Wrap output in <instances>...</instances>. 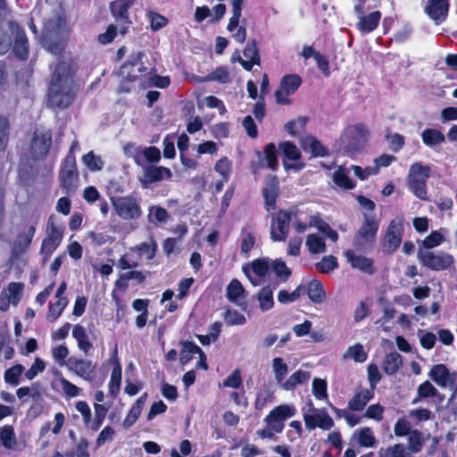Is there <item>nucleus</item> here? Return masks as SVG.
Instances as JSON below:
<instances>
[{
    "mask_svg": "<svg viewBox=\"0 0 457 457\" xmlns=\"http://www.w3.org/2000/svg\"><path fill=\"white\" fill-rule=\"evenodd\" d=\"M76 69L69 56H62L53 71L48 89V104L67 108L73 102L77 87L73 79Z\"/></svg>",
    "mask_w": 457,
    "mask_h": 457,
    "instance_id": "1",
    "label": "nucleus"
},
{
    "mask_svg": "<svg viewBox=\"0 0 457 457\" xmlns=\"http://www.w3.org/2000/svg\"><path fill=\"white\" fill-rule=\"evenodd\" d=\"M296 407L294 404H280L272 409L264 418L266 427L259 429L256 434L262 439H272L277 434H280L285 428V421L296 414Z\"/></svg>",
    "mask_w": 457,
    "mask_h": 457,
    "instance_id": "2",
    "label": "nucleus"
},
{
    "mask_svg": "<svg viewBox=\"0 0 457 457\" xmlns=\"http://www.w3.org/2000/svg\"><path fill=\"white\" fill-rule=\"evenodd\" d=\"M369 137V130L363 124L348 126L339 138L340 146L348 154L361 151Z\"/></svg>",
    "mask_w": 457,
    "mask_h": 457,
    "instance_id": "3",
    "label": "nucleus"
},
{
    "mask_svg": "<svg viewBox=\"0 0 457 457\" xmlns=\"http://www.w3.org/2000/svg\"><path fill=\"white\" fill-rule=\"evenodd\" d=\"M431 175V168L421 162H414L411 165L408 173V187L412 194L420 200H426L428 196L427 180Z\"/></svg>",
    "mask_w": 457,
    "mask_h": 457,
    "instance_id": "4",
    "label": "nucleus"
},
{
    "mask_svg": "<svg viewBox=\"0 0 457 457\" xmlns=\"http://www.w3.org/2000/svg\"><path fill=\"white\" fill-rule=\"evenodd\" d=\"M303 417L305 427L309 430L320 428L329 430L334 427V420L325 409H317L312 401L307 403V408L303 409Z\"/></svg>",
    "mask_w": 457,
    "mask_h": 457,
    "instance_id": "5",
    "label": "nucleus"
},
{
    "mask_svg": "<svg viewBox=\"0 0 457 457\" xmlns=\"http://www.w3.org/2000/svg\"><path fill=\"white\" fill-rule=\"evenodd\" d=\"M404 231V219L396 216L390 220L383 239L382 249L386 254H392L400 246Z\"/></svg>",
    "mask_w": 457,
    "mask_h": 457,
    "instance_id": "6",
    "label": "nucleus"
},
{
    "mask_svg": "<svg viewBox=\"0 0 457 457\" xmlns=\"http://www.w3.org/2000/svg\"><path fill=\"white\" fill-rule=\"evenodd\" d=\"M418 259L420 263L433 270H445L453 263V257L444 251L419 249Z\"/></svg>",
    "mask_w": 457,
    "mask_h": 457,
    "instance_id": "7",
    "label": "nucleus"
},
{
    "mask_svg": "<svg viewBox=\"0 0 457 457\" xmlns=\"http://www.w3.org/2000/svg\"><path fill=\"white\" fill-rule=\"evenodd\" d=\"M112 205L117 215L122 220H137L142 215L139 201L131 195L113 198Z\"/></svg>",
    "mask_w": 457,
    "mask_h": 457,
    "instance_id": "8",
    "label": "nucleus"
},
{
    "mask_svg": "<svg viewBox=\"0 0 457 457\" xmlns=\"http://www.w3.org/2000/svg\"><path fill=\"white\" fill-rule=\"evenodd\" d=\"M63 228L56 226L52 218L46 226V237L42 242L40 253L43 254V262H46L54 250L62 241Z\"/></svg>",
    "mask_w": 457,
    "mask_h": 457,
    "instance_id": "9",
    "label": "nucleus"
},
{
    "mask_svg": "<svg viewBox=\"0 0 457 457\" xmlns=\"http://www.w3.org/2000/svg\"><path fill=\"white\" fill-rule=\"evenodd\" d=\"M243 271L254 287L262 285L270 272V260L261 258L247 263Z\"/></svg>",
    "mask_w": 457,
    "mask_h": 457,
    "instance_id": "10",
    "label": "nucleus"
},
{
    "mask_svg": "<svg viewBox=\"0 0 457 457\" xmlns=\"http://www.w3.org/2000/svg\"><path fill=\"white\" fill-rule=\"evenodd\" d=\"M378 226V220L374 215L364 214L362 224L353 237V245L361 247L366 243L374 242Z\"/></svg>",
    "mask_w": 457,
    "mask_h": 457,
    "instance_id": "11",
    "label": "nucleus"
},
{
    "mask_svg": "<svg viewBox=\"0 0 457 457\" xmlns=\"http://www.w3.org/2000/svg\"><path fill=\"white\" fill-rule=\"evenodd\" d=\"M365 3L366 0H358L354 6V12L359 19L356 27L362 34L370 33L375 29H377L381 19V12L379 11H375L370 14L365 15Z\"/></svg>",
    "mask_w": 457,
    "mask_h": 457,
    "instance_id": "12",
    "label": "nucleus"
},
{
    "mask_svg": "<svg viewBox=\"0 0 457 457\" xmlns=\"http://www.w3.org/2000/svg\"><path fill=\"white\" fill-rule=\"evenodd\" d=\"M291 212L284 210L271 215L270 238L273 241H285L288 236Z\"/></svg>",
    "mask_w": 457,
    "mask_h": 457,
    "instance_id": "13",
    "label": "nucleus"
},
{
    "mask_svg": "<svg viewBox=\"0 0 457 457\" xmlns=\"http://www.w3.org/2000/svg\"><path fill=\"white\" fill-rule=\"evenodd\" d=\"M302 84V79L296 74L286 75L281 79L279 87L275 93L277 102L281 104H290L289 96L293 95Z\"/></svg>",
    "mask_w": 457,
    "mask_h": 457,
    "instance_id": "14",
    "label": "nucleus"
},
{
    "mask_svg": "<svg viewBox=\"0 0 457 457\" xmlns=\"http://www.w3.org/2000/svg\"><path fill=\"white\" fill-rule=\"evenodd\" d=\"M61 185L67 192H73L76 188L78 172L76 159L73 154H69L62 165L59 175Z\"/></svg>",
    "mask_w": 457,
    "mask_h": 457,
    "instance_id": "15",
    "label": "nucleus"
},
{
    "mask_svg": "<svg viewBox=\"0 0 457 457\" xmlns=\"http://www.w3.org/2000/svg\"><path fill=\"white\" fill-rule=\"evenodd\" d=\"M143 55L141 52L130 55L129 60L120 67L119 74L123 82L135 81L138 78L139 73L147 71L141 61Z\"/></svg>",
    "mask_w": 457,
    "mask_h": 457,
    "instance_id": "16",
    "label": "nucleus"
},
{
    "mask_svg": "<svg viewBox=\"0 0 457 457\" xmlns=\"http://www.w3.org/2000/svg\"><path fill=\"white\" fill-rule=\"evenodd\" d=\"M52 142V135L49 130L37 129L31 144V154L35 159H40L46 155Z\"/></svg>",
    "mask_w": 457,
    "mask_h": 457,
    "instance_id": "17",
    "label": "nucleus"
},
{
    "mask_svg": "<svg viewBox=\"0 0 457 457\" xmlns=\"http://www.w3.org/2000/svg\"><path fill=\"white\" fill-rule=\"evenodd\" d=\"M68 370L87 381L95 377L96 365L89 360L71 357L66 362Z\"/></svg>",
    "mask_w": 457,
    "mask_h": 457,
    "instance_id": "18",
    "label": "nucleus"
},
{
    "mask_svg": "<svg viewBox=\"0 0 457 457\" xmlns=\"http://www.w3.org/2000/svg\"><path fill=\"white\" fill-rule=\"evenodd\" d=\"M8 25L14 37L13 54L21 60H26L29 54V42L24 30L14 22H9Z\"/></svg>",
    "mask_w": 457,
    "mask_h": 457,
    "instance_id": "19",
    "label": "nucleus"
},
{
    "mask_svg": "<svg viewBox=\"0 0 457 457\" xmlns=\"http://www.w3.org/2000/svg\"><path fill=\"white\" fill-rule=\"evenodd\" d=\"M280 150L283 152V164L286 170H295L299 171L303 168V163L298 162L301 154L298 148L290 142H284L279 145Z\"/></svg>",
    "mask_w": 457,
    "mask_h": 457,
    "instance_id": "20",
    "label": "nucleus"
},
{
    "mask_svg": "<svg viewBox=\"0 0 457 457\" xmlns=\"http://www.w3.org/2000/svg\"><path fill=\"white\" fill-rule=\"evenodd\" d=\"M429 378L439 386L446 387L453 385L457 380V373H451L447 367L444 364L434 365L429 373Z\"/></svg>",
    "mask_w": 457,
    "mask_h": 457,
    "instance_id": "21",
    "label": "nucleus"
},
{
    "mask_svg": "<svg viewBox=\"0 0 457 457\" xmlns=\"http://www.w3.org/2000/svg\"><path fill=\"white\" fill-rule=\"evenodd\" d=\"M345 257L350 263L351 267L366 274H373L375 268L373 260L364 255L355 253L353 250H346L344 253Z\"/></svg>",
    "mask_w": 457,
    "mask_h": 457,
    "instance_id": "22",
    "label": "nucleus"
},
{
    "mask_svg": "<svg viewBox=\"0 0 457 457\" xmlns=\"http://www.w3.org/2000/svg\"><path fill=\"white\" fill-rule=\"evenodd\" d=\"M171 177L172 172L169 168L163 166H147L144 170V177L141 181L145 187H146L147 184L170 179Z\"/></svg>",
    "mask_w": 457,
    "mask_h": 457,
    "instance_id": "23",
    "label": "nucleus"
},
{
    "mask_svg": "<svg viewBox=\"0 0 457 457\" xmlns=\"http://www.w3.org/2000/svg\"><path fill=\"white\" fill-rule=\"evenodd\" d=\"M262 195L265 202V209L268 212L275 210L278 196V181L275 177L267 179L266 187L262 189Z\"/></svg>",
    "mask_w": 457,
    "mask_h": 457,
    "instance_id": "24",
    "label": "nucleus"
},
{
    "mask_svg": "<svg viewBox=\"0 0 457 457\" xmlns=\"http://www.w3.org/2000/svg\"><path fill=\"white\" fill-rule=\"evenodd\" d=\"M448 9V0H428L426 6V12L428 16L437 22L446 18Z\"/></svg>",
    "mask_w": 457,
    "mask_h": 457,
    "instance_id": "25",
    "label": "nucleus"
},
{
    "mask_svg": "<svg viewBox=\"0 0 457 457\" xmlns=\"http://www.w3.org/2000/svg\"><path fill=\"white\" fill-rule=\"evenodd\" d=\"M35 231V227L30 226L25 233L21 234L17 237L12 248V257L18 258L20 255L23 254L27 251V249L29 248V245L32 242Z\"/></svg>",
    "mask_w": 457,
    "mask_h": 457,
    "instance_id": "26",
    "label": "nucleus"
},
{
    "mask_svg": "<svg viewBox=\"0 0 457 457\" xmlns=\"http://www.w3.org/2000/svg\"><path fill=\"white\" fill-rule=\"evenodd\" d=\"M374 397L373 389L361 388L357 390L348 402V408L351 411H362L367 403Z\"/></svg>",
    "mask_w": 457,
    "mask_h": 457,
    "instance_id": "27",
    "label": "nucleus"
},
{
    "mask_svg": "<svg viewBox=\"0 0 457 457\" xmlns=\"http://www.w3.org/2000/svg\"><path fill=\"white\" fill-rule=\"evenodd\" d=\"M109 361L114 365L109 381V392L112 395L115 396L119 393L121 384V365L119 362L116 351Z\"/></svg>",
    "mask_w": 457,
    "mask_h": 457,
    "instance_id": "28",
    "label": "nucleus"
},
{
    "mask_svg": "<svg viewBox=\"0 0 457 457\" xmlns=\"http://www.w3.org/2000/svg\"><path fill=\"white\" fill-rule=\"evenodd\" d=\"M353 440L361 446L366 448L375 447L377 439L374 436L372 429L369 427H363L356 430L352 437Z\"/></svg>",
    "mask_w": 457,
    "mask_h": 457,
    "instance_id": "29",
    "label": "nucleus"
},
{
    "mask_svg": "<svg viewBox=\"0 0 457 457\" xmlns=\"http://www.w3.org/2000/svg\"><path fill=\"white\" fill-rule=\"evenodd\" d=\"M310 378L311 373L309 371L298 370L282 384V388L287 391L294 390L296 386L306 384Z\"/></svg>",
    "mask_w": 457,
    "mask_h": 457,
    "instance_id": "30",
    "label": "nucleus"
},
{
    "mask_svg": "<svg viewBox=\"0 0 457 457\" xmlns=\"http://www.w3.org/2000/svg\"><path fill=\"white\" fill-rule=\"evenodd\" d=\"M72 337L76 339L79 350L87 355L93 348V345L89 341L86 328L79 324L75 325L72 328Z\"/></svg>",
    "mask_w": 457,
    "mask_h": 457,
    "instance_id": "31",
    "label": "nucleus"
},
{
    "mask_svg": "<svg viewBox=\"0 0 457 457\" xmlns=\"http://www.w3.org/2000/svg\"><path fill=\"white\" fill-rule=\"evenodd\" d=\"M271 370L277 385L282 387V384L287 380L289 369L287 363L281 357H275L271 361Z\"/></svg>",
    "mask_w": 457,
    "mask_h": 457,
    "instance_id": "32",
    "label": "nucleus"
},
{
    "mask_svg": "<svg viewBox=\"0 0 457 457\" xmlns=\"http://www.w3.org/2000/svg\"><path fill=\"white\" fill-rule=\"evenodd\" d=\"M156 250L157 244L153 238L130 248V252H136L138 253L139 259H145L148 261L154 258Z\"/></svg>",
    "mask_w": 457,
    "mask_h": 457,
    "instance_id": "33",
    "label": "nucleus"
},
{
    "mask_svg": "<svg viewBox=\"0 0 457 457\" xmlns=\"http://www.w3.org/2000/svg\"><path fill=\"white\" fill-rule=\"evenodd\" d=\"M407 436L408 446H406V448L412 454L418 453L422 450L424 443L429 435L425 436L421 431L418 429H412V431Z\"/></svg>",
    "mask_w": 457,
    "mask_h": 457,
    "instance_id": "34",
    "label": "nucleus"
},
{
    "mask_svg": "<svg viewBox=\"0 0 457 457\" xmlns=\"http://www.w3.org/2000/svg\"><path fill=\"white\" fill-rule=\"evenodd\" d=\"M145 401L146 394L143 395L137 400L123 421L122 425L124 428H130L137 421L142 412Z\"/></svg>",
    "mask_w": 457,
    "mask_h": 457,
    "instance_id": "35",
    "label": "nucleus"
},
{
    "mask_svg": "<svg viewBox=\"0 0 457 457\" xmlns=\"http://www.w3.org/2000/svg\"><path fill=\"white\" fill-rule=\"evenodd\" d=\"M378 457H412L406 446L395 444L387 447H381L378 452Z\"/></svg>",
    "mask_w": 457,
    "mask_h": 457,
    "instance_id": "36",
    "label": "nucleus"
},
{
    "mask_svg": "<svg viewBox=\"0 0 457 457\" xmlns=\"http://www.w3.org/2000/svg\"><path fill=\"white\" fill-rule=\"evenodd\" d=\"M302 146L305 151H310L314 156H325L328 154L327 148L313 137L303 138Z\"/></svg>",
    "mask_w": 457,
    "mask_h": 457,
    "instance_id": "37",
    "label": "nucleus"
},
{
    "mask_svg": "<svg viewBox=\"0 0 457 457\" xmlns=\"http://www.w3.org/2000/svg\"><path fill=\"white\" fill-rule=\"evenodd\" d=\"M142 157H145L150 162H157L161 159V152L155 146H149L137 150V153L134 155V160L137 164L140 165L142 163Z\"/></svg>",
    "mask_w": 457,
    "mask_h": 457,
    "instance_id": "38",
    "label": "nucleus"
},
{
    "mask_svg": "<svg viewBox=\"0 0 457 457\" xmlns=\"http://www.w3.org/2000/svg\"><path fill=\"white\" fill-rule=\"evenodd\" d=\"M240 251L241 253L248 255L249 252L253 248L255 245L254 232L250 228H244L240 234Z\"/></svg>",
    "mask_w": 457,
    "mask_h": 457,
    "instance_id": "39",
    "label": "nucleus"
},
{
    "mask_svg": "<svg viewBox=\"0 0 457 457\" xmlns=\"http://www.w3.org/2000/svg\"><path fill=\"white\" fill-rule=\"evenodd\" d=\"M256 298L259 302V306L262 312H267L273 308L274 299L273 291L267 286L262 287L256 295Z\"/></svg>",
    "mask_w": 457,
    "mask_h": 457,
    "instance_id": "40",
    "label": "nucleus"
},
{
    "mask_svg": "<svg viewBox=\"0 0 457 457\" xmlns=\"http://www.w3.org/2000/svg\"><path fill=\"white\" fill-rule=\"evenodd\" d=\"M227 297L233 303H238L245 297V291L241 282L236 278L232 279L227 287Z\"/></svg>",
    "mask_w": 457,
    "mask_h": 457,
    "instance_id": "41",
    "label": "nucleus"
},
{
    "mask_svg": "<svg viewBox=\"0 0 457 457\" xmlns=\"http://www.w3.org/2000/svg\"><path fill=\"white\" fill-rule=\"evenodd\" d=\"M423 143L429 146L434 147L445 142V135L436 129H427L421 134Z\"/></svg>",
    "mask_w": 457,
    "mask_h": 457,
    "instance_id": "42",
    "label": "nucleus"
},
{
    "mask_svg": "<svg viewBox=\"0 0 457 457\" xmlns=\"http://www.w3.org/2000/svg\"><path fill=\"white\" fill-rule=\"evenodd\" d=\"M402 363L403 359L401 354L396 352H393L386 355L383 361V368L386 374L393 375L397 372Z\"/></svg>",
    "mask_w": 457,
    "mask_h": 457,
    "instance_id": "43",
    "label": "nucleus"
},
{
    "mask_svg": "<svg viewBox=\"0 0 457 457\" xmlns=\"http://www.w3.org/2000/svg\"><path fill=\"white\" fill-rule=\"evenodd\" d=\"M305 245L312 254L323 253L327 250L324 238L318 234H310Z\"/></svg>",
    "mask_w": 457,
    "mask_h": 457,
    "instance_id": "44",
    "label": "nucleus"
},
{
    "mask_svg": "<svg viewBox=\"0 0 457 457\" xmlns=\"http://www.w3.org/2000/svg\"><path fill=\"white\" fill-rule=\"evenodd\" d=\"M438 394V390L428 381L421 383L417 389V395L413 398L411 403L417 404L421 400L434 397Z\"/></svg>",
    "mask_w": 457,
    "mask_h": 457,
    "instance_id": "45",
    "label": "nucleus"
},
{
    "mask_svg": "<svg viewBox=\"0 0 457 457\" xmlns=\"http://www.w3.org/2000/svg\"><path fill=\"white\" fill-rule=\"evenodd\" d=\"M244 4V0H231L232 5V16L230 17L227 29L229 32H233L237 29L239 25V21L242 15V8Z\"/></svg>",
    "mask_w": 457,
    "mask_h": 457,
    "instance_id": "46",
    "label": "nucleus"
},
{
    "mask_svg": "<svg viewBox=\"0 0 457 457\" xmlns=\"http://www.w3.org/2000/svg\"><path fill=\"white\" fill-rule=\"evenodd\" d=\"M307 295L313 303H321L326 297L322 284L319 280H312L309 283Z\"/></svg>",
    "mask_w": 457,
    "mask_h": 457,
    "instance_id": "47",
    "label": "nucleus"
},
{
    "mask_svg": "<svg viewBox=\"0 0 457 457\" xmlns=\"http://www.w3.org/2000/svg\"><path fill=\"white\" fill-rule=\"evenodd\" d=\"M367 357L368 354L364 351L362 345L359 343L349 346L343 355L344 360H353L356 362H364Z\"/></svg>",
    "mask_w": 457,
    "mask_h": 457,
    "instance_id": "48",
    "label": "nucleus"
},
{
    "mask_svg": "<svg viewBox=\"0 0 457 457\" xmlns=\"http://www.w3.org/2000/svg\"><path fill=\"white\" fill-rule=\"evenodd\" d=\"M68 303L69 301L67 298H57L55 303H50L48 312L46 314L47 320L50 322L56 320L68 305Z\"/></svg>",
    "mask_w": 457,
    "mask_h": 457,
    "instance_id": "49",
    "label": "nucleus"
},
{
    "mask_svg": "<svg viewBox=\"0 0 457 457\" xmlns=\"http://www.w3.org/2000/svg\"><path fill=\"white\" fill-rule=\"evenodd\" d=\"M196 353L200 354L201 357L204 355L202 349L198 345H195L192 342L183 343L182 350L180 352V358H179L180 362L182 364H186Z\"/></svg>",
    "mask_w": 457,
    "mask_h": 457,
    "instance_id": "50",
    "label": "nucleus"
},
{
    "mask_svg": "<svg viewBox=\"0 0 457 457\" xmlns=\"http://www.w3.org/2000/svg\"><path fill=\"white\" fill-rule=\"evenodd\" d=\"M335 184L345 189H352L355 187L354 183L348 177V170L339 167L333 174Z\"/></svg>",
    "mask_w": 457,
    "mask_h": 457,
    "instance_id": "51",
    "label": "nucleus"
},
{
    "mask_svg": "<svg viewBox=\"0 0 457 457\" xmlns=\"http://www.w3.org/2000/svg\"><path fill=\"white\" fill-rule=\"evenodd\" d=\"M136 0H115L111 3L112 13L116 18H127L128 10Z\"/></svg>",
    "mask_w": 457,
    "mask_h": 457,
    "instance_id": "52",
    "label": "nucleus"
},
{
    "mask_svg": "<svg viewBox=\"0 0 457 457\" xmlns=\"http://www.w3.org/2000/svg\"><path fill=\"white\" fill-rule=\"evenodd\" d=\"M22 289V283L12 282L8 285L6 289L3 290L1 294L5 295L6 298L12 302V305H16L20 302Z\"/></svg>",
    "mask_w": 457,
    "mask_h": 457,
    "instance_id": "53",
    "label": "nucleus"
},
{
    "mask_svg": "<svg viewBox=\"0 0 457 457\" xmlns=\"http://www.w3.org/2000/svg\"><path fill=\"white\" fill-rule=\"evenodd\" d=\"M148 220L154 223H164L169 218L170 214L167 210L157 205H152L148 208Z\"/></svg>",
    "mask_w": 457,
    "mask_h": 457,
    "instance_id": "54",
    "label": "nucleus"
},
{
    "mask_svg": "<svg viewBox=\"0 0 457 457\" xmlns=\"http://www.w3.org/2000/svg\"><path fill=\"white\" fill-rule=\"evenodd\" d=\"M0 441L6 449H13L16 445V438L12 427L0 428Z\"/></svg>",
    "mask_w": 457,
    "mask_h": 457,
    "instance_id": "55",
    "label": "nucleus"
},
{
    "mask_svg": "<svg viewBox=\"0 0 457 457\" xmlns=\"http://www.w3.org/2000/svg\"><path fill=\"white\" fill-rule=\"evenodd\" d=\"M83 163L91 171L101 170L104 167V161L99 155H96L93 151H90L82 157Z\"/></svg>",
    "mask_w": 457,
    "mask_h": 457,
    "instance_id": "56",
    "label": "nucleus"
},
{
    "mask_svg": "<svg viewBox=\"0 0 457 457\" xmlns=\"http://www.w3.org/2000/svg\"><path fill=\"white\" fill-rule=\"evenodd\" d=\"M52 32H53V30L50 28V25H45V28H44L45 37L43 38V46L47 51L51 52L54 55H58L63 50V44L62 42H54V43L50 42L47 39V37H48V35H51Z\"/></svg>",
    "mask_w": 457,
    "mask_h": 457,
    "instance_id": "57",
    "label": "nucleus"
},
{
    "mask_svg": "<svg viewBox=\"0 0 457 457\" xmlns=\"http://www.w3.org/2000/svg\"><path fill=\"white\" fill-rule=\"evenodd\" d=\"M270 270H273L278 278H279L282 282L287 281L291 276L290 269L286 265L284 262L279 260H270Z\"/></svg>",
    "mask_w": 457,
    "mask_h": 457,
    "instance_id": "58",
    "label": "nucleus"
},
{
    "mask_svg": "<svg viewBox=\"0 0 457 457\" xmlns=\"http://www.w3.org/2000/svg\"><path fill=\"white\" fill-rule=\"evenodd\" d=\"M228 71L225 67H219L212 72L209 73L206 77L198 79V81H219L226 83L228 80Z\"/></svg>",
    "mask_w": 457,
    "mask_h": 457,
    "instance_id": "59",
    "label": "nucleus"
},
{
    "mask_svg": "<svg viewBox=\"0 0 457 457\" xmlns=\"http://www.w3.org/2000/svg\"><path fill=\"white\" fill-rule=\"evenodd\" d=\"M338 266L337 260L333 255L325 256L316 263V269L320 273H328Z\"/></svg>",
    "mask_w": 457,
    "mask_h": 457,
    "instance_id": "60",
    "label": "nucleus"
},
{
    "mask_svg": "<svg viewBox=\"0 0 457 457\" xmlns=\"http://www.w3.org/2000/svg\"><path fill=\"white\" fill-rule=\"evenodd\" d=\"M58 381L62 392L69 397H76L82 392L81 388L63 378L62 375L60 376Z\"/></svg>",
    "mask_w": 457,
    "mask_h": 457,
    "instance_id": "61",
    "label": "nucleus"
},
{
    "mask_svg": "<svg viewBox=\"0 0 457 457\" xmlns=\"http://www.w3.org/2000/svg\"><path fill=\"white\" fill-rule=\"evenodd\" d=\"M408 416L416 425H419L420 422L431 420L432 412L426 408H418L409 411Z\"/></svg>",
    "mask_w": 457,
    "mask_h": 457,
    "instance_id": "62",
    "label": "nucleus"
},
{
    "mask_svg": "<svg viewBox=\"0 0 457 457\" xmlns=\"http://www.w3.org/2000/svg\"><path fill=\"white\" fill-rule=\"evenodd\" d=\"M224 320L229 326L244 325L246 323V318L237 310H228L224 313Z\"/></svg>",
    "mask_w": 457,
    "mask_h": 457,
    "instance_id": "63",
    "label": "nucleus"
},
{
    "mask_svg": "<svg viewBox=\"0 0 457 457\" xmlns=\"http://www.w3.org/2000/svg\"><path fill=\"white\" fill-rule=\"evenodd\" d=\"M23 370L24 368L21 364H16L8 369L4 373L5 382L12 386H17L19 384V378L23 372Z\"/></svg>",
    "mask_w": 457,
    "mask_h": 457,
    "instance_id": "64",
    "label": "nucleus"
}]
</instances>
